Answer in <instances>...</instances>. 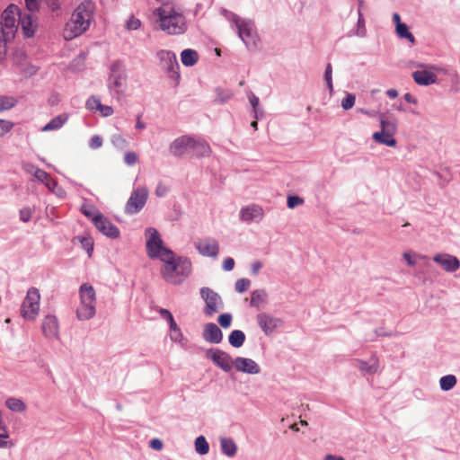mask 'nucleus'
Returning <instances> with one entry per match:
<instances>
[{"instance_id":"nucleus-63","label":"nucleus","mask_w":460,"mask_h":460,"mask_svg":"<svg viewBox=\"0 0 460 460\" xmlns=\"http://www.w3.org/2000/svg\"><path fill=\"white\" fill-rule=\"evenodd\" d=\"M403 258L406 260L407 263L411 266L415 264V261L411 258V253L410 252H405L403 253Z\"/></svg>"},{"instance_id":"nucleus-31","label":"nucleus","mask_w":460,"mask_h":460,"mask_svg":"<svg viewBox=\"0 0 460 460\" xmlns=\"http://www.w3.org/2000/svg\"><path fill=\"white\" fill-rule=\"evenodd\" d=\"M34 176L39 181L45 183L49 189H51L52 186L56 185V181L50 177V175L41 169H37L35 171Z\"/></svg>"},{"instance_id":"nucleus-46","label":"nucleus","mask_w":460,"mask_h":460,"mask_svg":"<svg viewBox=\"0 0 460 460\" xmlns=\"http://www.w3.org/2000/svg\"><path fill=\"white\" fill-rule=\"evenodd\" d=\"M101 104L102 102L98 98L92 96L86 102V108L89 110H99Z\"/></svg>"},{"instance_id":"nucleus-47","label":"nucleus","mask_w":460,"mask_h":460,"mask_svg":"<svg viewBox=\"0 0 460 460\" xmlns=\"http://www.w3.org/2000/svg\"><path fill=\"white\" fill-rule=\"evenodd\" d=\"M13 126L12 122L0 119V137H3L5 133L9 132L13 128Z\"/></svg>"},{"instance_id":"nucleus-4","label":"nucleus","mask_w":460,"mask_h":460,"mask_svg":"<svg viewBox=\"0 0 460 460\" xmlns=\"http://www.w3.org/2000/svg\"><path fill=\"white\" fill-rule=\"evenodd\" d=\"M381 130L375 132L372 136L375 142L390 147L397 144L394 135L397 133L398 119L390 112H382L378 115Z\"/></svg>"},{"instance_id":"nucleus-52","label":"nucleus","mask_w":460,"mask_h":460,"mask_svg":"<svg viewBox=\"0 0 460 460\" xmlns=\"http://www.w3.org/2000/svg\"><path fill=\"white\" fill-rule=\"evenodd\" d=\"M44 2L51 12H56L61 7L60 0H44Z\"/></svg>"},{"instance_id":"nucleus-22","label":"nucleus","mask_w":460,"mask_h":460,"mask_svg":"<svg viewBox=\"0 0 460 460\" xmlns=\"http://www.w3.org/2000/svg\"><path fill=\"white\" fill-rule=\"evenodd\" d=\"M18 24L21 26V29L27 38H31L34 35L37 25L33 21L31 13H20Z\"/></svg>"},{"instance_id":"nucleus-24","label":"nucleus","mask_w":460,"mask_h":460,"mask_svg":"<svg viewBox=\"0 0 460 460\" xmlns=\"http://www.w3.org/2000/svg\"><path fill=\"white\" fill-rule=\"evenodd\" d=\"M412 78L419 85H429L437 81L436 74L427 70H418L413 72Z\"/></svg>"},{"instance_id":"nucleus-49","label":"nucleus","mask_w":460,"mask_h":460,"mask_svg":"<svg viewBox=\"0 0 460 460\" xmlns=\"http://www.w3.org/2000/svg\"><path fill=\"white\" fill-rule=\"evenodd\" d=\"M287 203H288V207L289 208H294L295 207L303 204L304 199L297 196H289L288 198Z\"/></svg>"},{"instance_id":"nucleus-7","label":"nucleus","mask_w":460,"mask_h":460,"mask_svg":"<svg viewBox=\"0 0 460 460\" xmlns=\"http://www.w3.org/2000/svg\"><path fill=\"white\" fill-rule=\"evenodd\" d=\"M146 234L148 235L146 240V252L151 259H160V261H162L164 252H172L170 249L164 246L163 240L155 228H147Z\"/></svg>"},{"instance_id":"nucleus-38","label":"nucleus","mask_w":460,"mask_h":460,"mask_svg":"<svg viewBox=\"0 0 460 460\" xmlns=\"http://www.w3.org/2000/svg\"><path fill=\"white\" fill-rule=\"evenodd\" d=\"M265 293L261 290H255L251 296V305L259 307L265 302Z\"/></svg>"},{"instance_id":"nucleus-34","label":"nucleus","mask_w":460,"mask_h":460,"mask_svg":"<svg viewBox=\"0 0 460 460\" xmlns=\"http://www.w3.org/2000/svg\"><path fill=\"white\" fill-rule=\"evenodd\" d=\"M456 385V377L454 375L442 376L439 380L440 388L443 391H449Z\"/></svg>"},{"instance_id":"nucleus-48","label":"nucleus","mask_w":460,"mask_h":460,"mask_svg":"<svg viewBox=\"0 0 460 460\" xmlns=\"http://www.w3.org/2000/svg\"><path fill=\"white\" fill-rule=\"evenodd\" d=\"M21 72L25 77H29L36 74L37 67L32 65H26L21 67Z\"/></svg>"},{"instance_id":"nucleus-60","label":"nucleus","mask_w":460,"mask_h":460,"mask_svg":"<svg viewBox=\"0 0 460 460\" xmlns=\"http://www.w3.org/2000/svg\"><path fill=\"white\" fill-rule=\"evenodd\" d=\"M25 4L30 12L36 11L39 8L37 0H25Z\"/></svg>"},{"instance_id":"nucleus-25","label":"nucleus","mask_w":460,"mask_h":460,"mask_svg":"<svg viewBox=\"0 0 460 460\" xmlns=\"http://www.w3.org/2000/svg\"><path fill=\"white\" fill-rule=\"evenodd\" d=\"M58 320L53 315H48L42 322V332L46 336L54 337L58 334Z\"/></svg>"},{"instance_id":"nucleus-45","label":"nucleus","mask_w":460,"mask_h":460,"mask_svg":"<svg viewBox=\"0 0 460 460\" xmlns=\"http://www.w3.org/2000/svg\"><path fill=\"white\" fill-rule=\"evenodd\" d=\"M138 161V155L135 152H127L124 155V162L128 165H133Z\"/></svg>"},{"instance_id":"nucleus-55","label":"nucleus","mask_w":460,"mask_h":460,"mask_svg":"<svg viewBox=\"0 0 460 460\" xmlns=\"http://www.w3.org/2000/svg\"><path fill=\"white\" fill-rule=\"evenodd\" d=\"M112 143L120 147H124L128 145L127 140L121 135H115L112 137Z\"/></svg>"},{"instance_id":"nucleus-18","label":"nucleus","mask_w":460,"mask_h":460,"mask_svg":"<svg viewBox=\"0 0 460 460\" xmlns=\"http://www.w3.org/2000/svg\"><path fill=\"white\" fill-rule=\"evenodd\" d=\"M234 367L239 372H243L251 375L259 374L261 371L260 367L254 360L246 358H236L234 360Z\"/></svg>"},{"instance_id":"nucleus-41","label":"nucleus","mask_w":460,"mask_h":460,"mask_svg":"<svg viewBox=\"0 0 460 460\" xmlns=\"http://www.w3.org/2000/svg\"><path fill=\"white\" fill-rule=\"evenodd\" d=\"M15 104L14 99L12 97H0V112L9 110Z\"/></svg>"},{"instance_id":"nucleus-54","label":"nucleus","mask_w":460,"mask_h":460,"mask_svg":"<svg viewBox=\"0 0 460 460\" xmlns=\"http://www.w3.org/2000/svg\"><path fill=\"white\" fill-rule=\"evenodd\" d=\"M32 212L29 208H24L20 210V218L23 222H28L31 217Z\"/></svg>"},{"instance_id":"nucleus-10","label":"nucleus","mask_w":460,"mask_h":460,"mask_svg":"<svg viewBox=\"0 0 460 460\" xmlns=\"http://www.w3.org/2000/svg\"><path fill=\"white\" fill-rule=\"evenodd\" d=\"M148 197V190L145 187L134 190L126 204L125 212L129 215L139 212L145 206Z\"/></svg>"},{"instance_id":"nucleus-51","label":"nucleus","mask_w":460,"mask_h":460,"mask_svg":"<svg viewBox=\"0 0 460 460\" xmlns=\"http://www.w3.org/2000/svg\"><path fill=\"white\" fill-rule=\"evenodd\" d=\"M140 25H141L140 20L134 16H131L128 20L126 27L128 30H137L140 27Z\"/></svg>"},{"instance_id":"nucleus-64","label":"nucleus","mask_w":460,"mask_h":460,"mask_svg":"<svg viewBox=\"0 0 460 460\" xmlns=\"http://www.w3.org/2000/svg\"><path fill=\"white\" fill-rule=\"evenodd\" d=\"M324 460H345L342 456H333V455H327L324 458Z\"/></svg>"},{"instance_id":"nucleus-57","label":"nucleus","mask_w":460,"mask_h":460,"mask_svg":"<svg viewBox=\"0 0 460 460\" xmlns=\"http://www.w3.org/2000/svg\"><path fill=\"white\" fill-rule=\"evenodd\" d=\"M168 191V188L162 182L158 183L155 189V194L158 197H163Z\"/></svg>"},{"instance_id":"nucleus-33","label":"nucleus","mask_w":460,"mask_h":460,"mask_svg":"<svg viewBox=\"0 0 460 460\" xmlns=\"http://www.w3.org/2000/svg\"><path fill=\"white\" fill-rule=\"evenodd\" d=\"M5 404L8 409H10L13 411H16V412L24 411L26 409L25 403L22 400L17 399V398H9L5 402Z\"/></svg>"},{"instance_id":"nucleus-23","label":"nucleus","mask_w":460,"mask_h":460,"mask_svg":"<svg viewBox=\"0 0 460 460\" xmlns=\"http://www.w3.org/2000/svg\"><path fill=\"white\" fill-rule=\"evenodd\" d=\"M263 209L258 205H252L243 208L240 211V217L243 221L251 222L255 219H261Z\"/></svg>"},{"instance_id":"nucleus-20","label":"nucleus","mask_w":460,"mask_h":460,"mask_svg":"<svg viewBox=\"0 0 460 460\" xmlns=\"http://www.w3.org/2000/svg\"><path fill=\"white\" fill-rule=\"evenodd\" d=\"M202 336L205 341L214 344L220 343L223 339L221 330L213 323H208L204 326Z\"/></svg>"},{"instance_id":"nucleus-40","label":"nucleus","mask_w":460,"mask_h":460,"mask_svg":"<svg viewBox=\"0 0 460 460\" xmlns=\"http://www.w3.org/2000/svg\"><path fill=\"white\" fill-rule=\"evenodd\" d=\"M355 101H356L355 94H353V93H347L346 97L343 98L342 101H341V107L345 111H348V110L351 109L354 106Z\"/></svg>"},{"instance_id":"nucleus-2","label":"nucleus","mask_w":460,"mask_h":460,"mask_svg":"<svg viewBox=\"0 0 460 460\" xmlns=\"http://www.w3.org/2000/svg\"><path fill=\"white\" fill-rule=\"evenodd\" d=\"M161 275L171 284H181L190 273L191 263L187 259L176 257L172 252L163 253Z\"/></svg>"},{"instance_id":"nucleus-32","label":"nucleus","mask_w":460,"mask_h":460,"mask_svg":"<svg viewBox=\"0 0 460 460\" xmlns=\"http://www.w3.org/2000/svg\"><path fill=\"white\" fill-rule=\"evenodd\" d=\"M358 362L359 369L367 374H374L378 369V364L376 358H372L369 363L362 360H358Z\"/></svg>"},{"instance_id":"nucleus-8","label":"nucleus","mask_w":460,"mask_h":460,"mask_svg":"<svg viewBox=\"0 0 460 460\" xmlns=\"http://www.w3.org/2000/svg\"><path fill=\"white\" fill-rule=\"evenodd\" d=\"M109 85L119 95H122L126 91L127 75L123 65L119 61L113 63L111 67Z\"/></svg>"},{"instance_id":"nucleus-6","label":"nucleus","mask_w":460,"mask_h":460,"mask_svg":"<svg viewBox=\"0 0 460 460\" xmlns=\"http://www.w3.org/2000/svg\"><path fill=\"white\" fill-rule=\"evenodd\" d=\"M40 300V291L35 288H30L21 305L22 316L27 320H34L39 314Z\"/></svg>"},{"instance_id":"nucleus-5","label":"nucleus","mask_w":460,"mask_h":460,"mask_svg":"<svg viewBox=\"0 0 460 460\" xmlns=\"http://www.w3.org/2000/svg\"><path fill=\"white\" fill-rule=\"evenodd\" d=\"M80 305L76 314L79 320H89L95 314L96 296L93 286L84 283L80 287Z\"/></svg>"},{"instance_id":"nucleus-37","label":"nucleus","mask_w":460,"mask_h":460,"mask_svg":"<svg viewBox=\"0 0 460 460\" xmlns=\"http://www.w3.org/2000/svg\"><path fill=\"white\" fill-rule=\"evenodd\" d=\"M160 314L163 318L167 320L169 323L171 332H180V328L177 326L172 314L167 309H160Z\"/></svg>"},{"instance_id":"nucleus-35","label":"nucleus","mask_w":460,"mask_h":460,"mask_svg":"<svg viewBox=\"0 0 460 460\" xmlns=\"http://www.w3.org/2000/svg\"><path fill=\"white\" fill-rule=\"evenodd\" d=\"M195 450L199 455H206L209 451V446L205 437L199 436L195 440Z\"/></svg>"},{"instance_id":"nucleus-16","label":"nucleus","mask_w":460,"mask_h":460,"mask_svg":"<svg viewBox=\"0 0 460 460\" xmlns=\"http://www.w3.org/2000/svg\"><path fill=\"white\" fill-rule=\"evenodd\" d=\"M196 249L203 256L217 257L219 252V246L216 240L204 239L195 243Z\"/></svg>"},{"instance_id":"nucleus-17","label":"nucleus","mask_w":460,"mask_h":460,"mask_svg":"<svg viewBox=\"0 0 460 460\" xmlns=\"http://www.w3.org/2000/svg\"><path fill=\"white\" fill-rule=\"evenodd\" d=\"M94 226L101 233L109 237L117 238L119 235V230L103 216L94 217Z\"/></svg>"},{"instance_id":"nucleus-14","label":"nucleus","mask_w":460,"mask_h":460,"mask_svg":"<svg viewBox=\"0 0 460 460\" xmlns=\"http://www.w3.org/2000/svg\"><path fill=\"white\" fill-rule=\"evenodd\" d=\"M256 321L266 335L272 334L282 323V321L279 318L274 317L267 313H261L257 314Z\"/></svg>"},{"instance_id":"nucleus-19","label":"nucleus","mask_w":460,"mask_h":460,"mask_svg":"<svg viewBox=\"0 0 460 460\" xmlns=\"http://www.w3.org/2000/svg\"><path fill=\"white\" fill-rule=\"evenodd\" d=\"M192 137L182 136L176 138L170 146V152L176 156H180L190 150Z\"/></svg>"},{"instance_id":"nucleus-11","label":"nucleus","mask_w":460,"mask_h":460,"mask_svg":"<svg viewBox=\"0 0 460 460\" xmlns=\"http://www.w3.org/2000/svg\"><path fill=\"white\" fill-rule=\"evenodd\" d=\"M235 24L238 29L239 37L247 47H255L257 44V33L252 22L241 21L235 19Z\"/></svg>"},{"instance_id":"nucleus-28","label":"nucleus","mask_w":460,"mask_h":460,"mask_svg":"<svg viewBox=\"0 0 460 460\" xmlns=\"http://www.w3.org/2000/svg\"><path fill=\"white\" fill-rule=\"evenodd\" d=\"M181 63L186 66H194L199 60V54L196 50L191 49H184L181 53Z\"/></svg>"},{"instance_id":"nucleus-9","label":"nucleus","mask_w":460,"mask_h":460,"mask_svg":"<svg viewBox=\"0 0 460 460\" xmlns=\"http://www.w3.org/2000/svg\"><path fill=\"white\" fill-rule=\"evenodd\" d=\"M200 295L206 303L204 314L207 316H212L223 307V301L220 296L209 288H202Z\"/></svg>"},{"instance_id":"nucleus-3","label":"nucleus","mask_w":460,"mask_h":460,"mask_svg":"<svg viewBox=\"0 0 460 460\" xmlns=\"http://www.w3.org/2000/svg\"><path fill=\"white\" fill-rule=\"evenodd\" d=\"M93 16V4L91 2L80 4L71 15L65 26L63 36L66 40H73L83 34L90 26Z\"/></svg>"},{"instance_id":"nucleus-30","label":"nucleus","mask_w":460,"mask_h":460,"mask_svg":"<svg viewBox=\"0 0 460 460\" xmlns=\"http://www.w3.org/2000/svg\"><path fill=\"white\" fill-rule=\"evenodd\" d=\"M222 451L228 456H234L236 453V446L231 438H222L220 439Z\"/></svg>"},{"instance_id":"nucleus-56","label":"nucleus","mask_w":460,"mask_h":460,"mask_svg":"<svg viewBox=\"0 0 460 460\" xmlns=\"http://www.w3.org/2000/svg\"><path fill=\"white\" fill-rule=\"evenodd\" d=\"M103 117H109L113 114V109L111 106L101 104L98 110Z\"/></svg>"},{"instance_id":"nucleus-21","label":"nucleus","mask_w":460,"mask_h":460,"mask_svg":"<svg viewBox=\"0 0 460 460\" xmlns=\"http://www.w3.org/2000/svg\"><path fill=\"white\" fill-rule=\"evenodd\" d=\"M211 358L213 362L224 371H230L234 367V360L231 356L225 351L216 349L213 352Z\"/></svg>"},{"instance_id":"nucleus-39","label":"nucleus","mask_w":460,"mask_h":460,"mask_svg":"<svg viewBox=\"0 0 460 460\" xmlns=\"http://www.w3.org/2000/svg\"><path fill=\"white\" fill-rule=\"evenodd\" d=\"M81 211L84 216L91 218L93 223H94V217H96L98 216H102L99 211H97L95 209L94 207H93L91 205H83L81 208Z\"/></svg>"},{"instance_id":"nucleus-13","label":"nucleus","mask_w":460,"mask_h":460,"mask_svg":"<svg viewBox=\"0 0 460 460\" xmlns=\"http://www.w3.org/2000/svg\"><path fill=\"white\" fill-rule=\"evenodd\" d=\"M20 9L17 5L11 4L3 12L1 16L2 30L4 33H12L17 27L16 16H19Z\"/></svg>"},{"instance_id":"nucleus-43","label":"nucleus","mask_w":460,"mask_h":460,"mask_svg":"<svg viewBox=\"0 0 460 460\" xmlns=\"http://www.w3.org/2000/svg\"><path fill=\"white\" fill-rule=\"evenodd\" d=\"M332 73V65L328 64L326 66V69H325V73H324V78H325V81L327 83L328 88H329L331 93H332V91H333Z\"/></svg>"},{"instance_id":"nucleus-26","label":"nucleus","mask_w":460,"mask_h":460,"mask_svg":"<svg viewBox=\"0 0 460 460\" xmlns=\"http://www.w3.org/2000/svg\"><path fill=\"white\" fill-rule=\"evenodd\" d=\"M190 150L198 156H206L211 152L209 145L205 140L195 137H192Z\"/></svg>"},{"instance_id":"nucleus-59","label":"nucleus","mask_w":460,"mask_h":460,"mask_svg":"<svg viewBox=\"0 0 460 460\" xmlns=\"http://www.w3.org/2000/svg\"><path fill=\"white\" fill-rule=\"evenodd\" d=\"M164 443L159 438H154L150 441V447H152L155 450H161L163 449Z\"/></svg>"},{"instance_id":"nucleus-53","label":"nucleus","mask_w":460,"mask_h":460,"mask_svg":"<svg viewBox=\"0 0 460 460\" xmlns=\"http://www.w3.org/2000/svg\"><path fill=\"white\" fill-rule=\"evenodd\" d=\"M102 146V138L100 136H93L89 143L92 149H97Z\"/></svg>"},{"instance_id":"nucleus-50","label":"nucleus","mask_w":460,"mask_h":460,"mask_svg":"<svg viewBox=\"0 0 460 460\" xmlns=\"http://www.w3.org/2000/svg\"><path fill=\"white\" fill-rule=\"evenodd\" d=\"M81 243H82L83 247L86 250L89 256H91V252H93V240L89 237H82Z\"/></svg>"},{"instance_id":"nucleus-44","label":"nucleus","mask_w":460,"mask_h":460,"mask_svg":"<svg viewBox=\"0 0 460 460\" xmlns=\"http://www.w3.org/2000/svg\"><path fill=\"white\" fill-rule=\"evenodd\" d=\"M232 323V315L230 314H223L218 317V323L223 328H229Z\"/></svg>"},{"instance_id":"nucleus-1","label":"nucleus","mask_w":460,"mask_h":460,"mask_svg":"<svg viewBox=\"0 0 460 460\" xmlns=\"http://www.w3.org/2000/svg\"><path fill=\"white\" fill-rule=\"evenodd\" d=\"M160 30L169 35H181L187 29V21L182 11L172 3H164L154 10Z\"/></svg>"},{"instance_id":"nucleus-62","label":"nucleus","mask_w":460,"mask_h":460,"mask_svg":"<svg viewBox=\"0 0 460 460\" xmlns=\"http://www.w3.org/2000/svg\"><path fill=\"white\" fill-rule=\"evenodd\" d=\"M249 99H250V102H251L252 106L253 107V109L255 111L257 106L259 105V98L252 93L250 95Z\"/></svg>"},{"instance_id":"nucleus-42","label":"nucleus","mask_w":460,"mask_h":460,"mask_svg":"<svg viewBox=\"0 0 460 460\" xmlns=\"http://www.w3.org/2000/svg\"><path fill=\"white\" fill-rule=\"evenodd\" d=\"M251 281L247 279H240L235 282V290L239 293L244 292L249 288Z\"/></svg>"},{"instance_id":"nucleus-15","label":"nucleus","mask_w":460,"mask_h":460,"mask_svg":"<svg viewBox=\"0 0 460 460\" xmlns=\"http://www.w3.org/2000/svg\"><path fill=\"white\" fill-rule=\"evenodd\" d=\"M433 261L447 272H455L460 267L459 260L447 253H438L433 257Z\"/></svg>"},{"instance_id":"nucleus-29","label":"nucleus","mask_w":460,"mask_h":460,"mask_svg":"<svg viewBox=\"0 0 460 460\" xmlns=\"http://www.w3.org/2000/svg\"><path fill=\"white\" fill-rule=\"evenodd\" d=\"M229 343L234 348H240L243 346L245 341V335L243 332L240 330L233 331L229 335Z\"/></svg>"},{"instance_id":"nucleus-27","label":"nucleus","mask_w":460,"mask_h":460,"mask_svg":"<svg viewBox=\"0 0 460 460\" xmlns=\"http://www.w3.org/2000/svg\"><path fill=\"white\" fill-rule=\"evenodd\" d=\"M68 120V114L62 113L53 118L49 123H47L41 131H53L61 128L66 122Z\"/></svg>"},{"instance_id":"nucleus-36","label":"nucleus","mask_w":460,"mask_h":460,"mask_svg":"<svg viewBox=\"0 0 460 460\" xmlns=\"http://www.w3.org/2000/svg\"><path fill=\"white\" fill-rule=\"evenodd\" d=\"M395 30L398 37L407 39L411 44L415 42L414 36L409 31L408 27L405 23L399 24L395 28Z\"/></svg>"},{"instance_id":"nucleus-58","label":"nucleus","mask_w":460,"mask_h":460,"mask_svg":"<svg viewBox=\"0 0 460 460\" xmlns=\"http://www.w3.org/2000/svg\"><path fill=\"white\" fill-rule=\"evenodd\" d=\"M234 261L233 258H226L223 262V268L226 271H230L234 269Z\"/></svg>"},{"instance_id":"nucleus-61","label":"nucleus","mask_w":460,"mask_h":460,"mask_svg":"<svg viewBox=\"0 0 460 460\" xmlns=\"http://www.w3.org/2000/svg\"><path fill=\"white\" fill-rule=\"evenodd\" d=\"M13 443L12 441L6 440L4 438H0V447H12Z\"/></svg>"},{"instance_id":"nucleus-12","label":"nucleus","mask_w":460,"mask_h":460,"mask_svg":"<svg viewBox=\"0 0 460 460\" xmlns=\"http://www.w3.org/2000/svg\"><path fill=\"white\" fill-rule=\"evenodd\" d=\"M157 57L160 60V65L167 71L169 76L173 79L179 78V64L177 62L176 55L170 50H160L157 53Z\"/></svg>"}]
</instances>
